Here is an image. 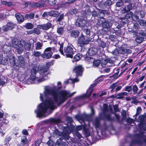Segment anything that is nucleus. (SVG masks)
Listing matches in <instances>:
<instances>
[{
	"instance_id": "9",
	"label": "nucleus",
	"mask_w": 146,
	"mask_h": 146,
	"mask_svg": "<svg viewBox=\"0 0 146 146\" xmlns=\"http://www.w3.org/2000/svg\"><path fill=\"white\" fill-rule=\"evenodd\" d=\"M46 1V0H40L37 2H30L29 5L31 8H40L44 7Z\"/></svg>"
},
{
	"instance_id": "32",
	"label": "nucleus",
	"mask_w": 146,
	"mask_h": 146,
	"mask_svg": "<svg viewBox=\"0 0 146 146\" xmlns=\"http://www.w3.org/2000/svg\"><path fill=\"white\" fill-rule=\"evenodd\" d=\"M11 50V46L9 45L4 44L2 48V51L5 53L9 52Z\"/></svg>"
},
{
	"instance_id": "10",
	"label": "nucleus",
	"mask_w": 146,
	"mask_h": 146,
	"mask_svg": "<svg viewBox=\"0 0 146 146\" xmlns=\"http://www.w3.org/2000/svg\"><path fill=\"white\" fill-rule=\"evenodd\" d=\"M73 70L75 73L76 77L81 76L84 71V68L81 65H77L74 66Z\"/></svg>"
},
{
	"instance_id": "59",
	"label": "nucleus",
	"mask_w": 146,
	"mask_h": 146,
	"mask_svg": "<svg viewBox=\"0 0 146 146\" xmlns=\"http://www.w3.org/2000/svg\"><path fill=\"white\" fill-rule=\"evenodd\" d=\"M57 32L60 35H62L64 33L63 28L62 27H60L57 29Z\"/></svg>"
},
{
	"instance_id": "21",
	"label": "nucleus",
	"mask_w": 146,
	"mask_h": 146,
	"mask_svg": "<svg viewBox=\"0 0 146 146\" xmlns=\"http://www.w3.org/2000/svg\"><path fill=\"white\" fill-rule=\"evenodd\" d=\"M75 117L78 121H81L84 122L88 120L89 116L86 114L76 115H75Z\"/></svg>"
},
{
	"instance_id": "6",
	"label": "nucleus",
	"mask_w": 146,
	"mask_h": 146,
	"mask_svg": "<svg viewBox=\"0 0 146 146\" xmlns=\"http://www.w3.org/2000/svg\"><path fill=\"white\" fill-rule=\"evenodd\" d=\"M76 93V92H75L70 94L69 92L65 90H62L60 91L59 94L62 97L60 99V102H59V104H60L63 103L67 100L68 98L71 97Z\"/></svg>"
},
{
	"instance_id": "37",
	"label": "nucleus",
	"mask_w": 146,
	"mask_h": 146,
	"mask_svg": "<svg viewBox=\"0 0 146 146\" xmlns=\"http://www.w3.org/2000/svg\"><path fill=\"white\" fill-rule=\"evenodd\" d=\"M56 144L58 146H68L66 142L62 141L61 139H57Z\"/></svg>"
},
{
	"instance_id": "54",
	"label": "nucleus",
	"mask_w": 146,
	"mask_h": 146,
	"mask_svg": "<svg viewBox=\"0 0 146 146\" xmlns=\"http://www.w3.org/2000/svg\"><path fill=\"white\" fill-rule=\"evenodd\" d=\"M47 143L49 146H56V144L50 139L47 141Z\"/></svg>"
},
{
	"instance_id": "56",
	"label": "nucleus",
	"mask_w": 146,
	"mask_h": 146,
	"mask_svg": "<svg viewBox=\"0 0 146 146\" xmlns=\"http://www.w3.org/2000/svg\"><path fill=\"white\" fill-rule=\"evenodd\" d=\"M132 85L130 86H126L124 88L123 91H127L128 92H130L132 90Z\"/></svg>"
},
{
	"instance_id": "44",
	"label": "nucleus",
	"mask_w": 146,
	"mask_h": 146,
	"mask_svg": "<svg viewBox=\"0 0 146 146\" xmlns=\"http://www.w3.org/2000/svg\"><path fill=\"white\" fill-rule=\"evenodd\" d=\"M10 63L11 65L13 66H16V63L17 61V59H15V57H13L12 58L9 59Z\"/></svg>"
},
{
	"instance_id": "50",
	"label": "nucleus",
	"mask_w": 146,
	"mask_h": 146,
	"mask_svg": "<svg viewBox=\"0 0 146 146\" xmlns=\"http://www.w3.org/2000/svg\"><path fill=\"white\" fill-rule=\"evenodd\" d=\"M65 16L64 15V13H62L58 17V18L57 19V21L60 22L62 21L64 19V17Z\"/></svg>"
},
{
	"instance_id": "23",
	"label": "nucleus",
	"mask_w": 146,
	"mask_h": 146,
	"mask_svg": "<svg viewBox=\"0 0 146 146\" xmlns=\"http://www.w3.org/2000/svg\"><path fill=\"white\" fill-rule=\"evenodd\" d=\"M78 12V9L76 8L72 9L70 10L66 13L64 16H67L68 18L70 17L71 16L73 15L76 14Z\"/></svg>"
},
{
	"instance_id": "48",
	"label": "nucleus",
	"mask_w": 146,
	"mask_h": 146,
	"mask_svg": "<svg viewBox=\"0 0 146 146\" xmlns=\"http://www.w3.org/2000/svg\"><path fill=\"white\" fill-rule=\"evenodd\" d=\"M125 16V17L127 19L132 18L133 16V13L131 11H128Z\"/></svg>"
},
{
	"instance_id": "15",
	"label": "nucleus",
	"mask_w": 146,
	"mask_h": 146,
	"mask_svg": "<svg viewBox=\"0 0 146 146\" xmlns=\"http://www.w3.org/2000/svg\"><path fill=\"white\" fill-rule=\"evenodd\" d=\"M85 10L82 12V17L84 18H86L88 16L91 15V12L90 6L88 4L86 5L84 7Z\"/></svg>"
},
{
	"instance_id": "13",
	"label": "nucleus",
	"mask_w": 146,
	"mask_h": 146,
	"mask_svg": "<svg viewBox=\"0 0 146 146\" xmlns=\"http://www.w3.org/2000/svg\"><path fill=\"white\" fill-rule=\"evenodd\" d=\"M112 4V2L110 0H107L106 1H101L98 4L99 7L102 9L106 8L107 7L110 6Z\"/></svg>"
},
{
	"instance_id": "17",
	"label": "nucleus",
	"mask_w": 146,
	"mask_h": 146,
	"mask_svg": "<svg viewBox=\"0 0 146 146\" xmlns=\"http://www.w3.org/2000/svg\"><path fill=\"white\" fill-rule=\"evenodd\" d=\"M136 136L138 138L132 140L130 143V146H132L133 145L136 144L141 145L143 144V142L140 139V138L141 137V135L139 134H136Z\"/></svg>"
},
{
	"instance_id": "40",
	"label": "nucleus",
	"mask_w": 146,
	"mask_h": 146,
	"mask_svg": "<svg viewBox=\"0 0 146 146\" xmlns=\"http://www.w3.org/2000/svg\"><path fill=\"white\" fill-rule=\"evenodd\" d=\"M23 27L27 29H31L33 28L34 25L31 23H27L23 25Z\"/></svg>"
},
{
	"instance_id": "55",
	"label": "nucleus",
	"mask_w": 146,
	"mask_h": 146,
	"mask_svg": "<svg viewBox=\"0 0 146 146\" xmlns=\"http://www.w3.org/2000/svg\"><path fill=\"white\" fill-rule=\"evenodd\" d=\"M48 3L51 6H54L56 4V0H48Z\"/></svg>"
},
{
	"instance_id": "52",
	"label": "nucleus",
	"mask_w": 146,
	"mask_h": 146,
	"mask_svg": "<svg viewBox=\"0 0 146 146\" xmlns=\"http://www.w3.org/2000/svg\"><path fill=\"white\" fill-rule=\"evenodd\" d=\"M133 92L134 94L137 93V91L138 90V88L136 85H134L132 88Z\"/></svg>"
},
{
	"instance_id": "30",
	"label": "nucleus",
	"mask_w": 146,
	"mask_h": 146,
	"mask_svg": "<svg viewBox=\"0 0 146 146\" xmlns=\"http://www.w3.org/2000/svg\"><path fill=\"white\" fill-rule=\"evenodd\" d=\"M48 15L50 16L57 18L59 16L60 13L58 11L51 10L48 12Z\"/></svg>"
},
{
	"instance_id": "11",
	"label": "nucleus",
	"mask_w": 146,
	"mask_h": 146,
	"mask_svg": "<svg viewBox=\"0 0 146 146\" xmlns=\"http://www.w3.org/2000/svg\"><path fill=\"white\" fill-rule=\"evenodd\" d=\"M110 15V11L107 10L99 9L98 11V18L100 19H106L104 18L105 17H108Z\"/></svg>"
},
{
	"instance_id": "60",
	"label": "nucleus",
	"mask_w": 146,
	"mask_h": 146,
	"mask_svg": "<svg viewBox=\"0 0 146 146\" xmlns=\"http://www.w3.org/2000/svg\"><path fill=\"white\" fill-rule=\"evenodd\" d=\"M117 7H120L123 5V2L122 0H118L116 4Z\"/></svg>"
},
{
	"instance_id": "57",
	"label": "nucleus",
	"mask_w": 146,
	"mask_h": 146,
	"mask_svg": "<svg viewBox=\"0 0 146 146\" xmlns=\"http://www.w3.org/2000/svg\"><path fill=\"white\" fill-rule=\"evenodd\" d=\"M42 46V43L38 42L36 43V46L35 47V49L36 50H39L41 49V47Z\"/></svg>"
},
{
	"instance_id": "7",
	"label": "nucleus",
	"mask_w": 146,
	"mask_h": 146,
	"mask_svg": "<svg viewBox=\"0 0 146 146\" xmlns=\"http://www.w3.org/2000/svg\"><path fill=\"white\" fill-rule=\"evenodd\" d=\"M62 128L63 129V131L61 133L62 137L63 139H65L67 140L69 139L70 138L69 135L74 130V127L72 126L70 128H69L68 127L62 126Z\"/></svg>"
},
{
	"instance_id": "64",
	"label": "nucleus",
	"mask_w": 146,
	"mask_h": 146,
	"mask_svg": "<svg viewBox=\"0 0 146 146\" xmlns=\"http://www.w3.org/2000/svg\"><path fill=\"white\" fill-rule=\"evenodd\" d=\"M132 20L135 21H137L139 20V17L135 14H133L131 18Z\"/></svg>"
},
{
	"instance_id": "18",
	"label": "nucleus",
	"mask_w": 146,
	"mask_h": 146,
	"mask_svg": "<svg viewBox=\"0 0 146 146\" xmlns=\"http://www.w3.org/2000/svg\"><path fill=\"white\" fill-rule=\"evenodd\" d=\"M102 119L103 120H107L112 123L115 121V119L114 117H111L110 114H104L102 116Z\"/></svg>"
},
{
	"instance_id": "12",
	"label": "nucleus",
	"mask_w": 146,
	"mask_h": 146,
	"mask_svg": "<svg viewBox=\"0 0 146 146\" xmlns=\"http://www.w3.org/2000/svg\"><path fill=\"white\" fill-rule=\"evenodd\" d=\"M102 81V80H98L97 81H95L93 84H91L89 88V90L86 91V93L85 95V97L87 98L90 97L93 90V89L92 90H91V89L96 86L99 82Z\"/></svg>"
},
{
	"instance_id": "46",
	"label": "nucleus",
	"mask_w": 146,
	"mask_h": 146,
	"mask_svg": "<svg viewBox=\"0 0 146 146\" xmlns=\"http://www.w3.org/2000/svg\"><path fill=\"white\" fill-rule=\"evenodd\" d=\"M138 34L141 36H142L143 37L144 36L146 37V30L145 29L144 30H142L141 29V30L139 31Z\"/></svg>"
},
{
	"instance_id": "25",
	"label": "nucleus",
	"mask_w": 146,
	"mask_h": 146,
	"mask_svg": "<svg viewBox=\"0 0 146 146\" xmlns=\"http://www.w3.org/2000/svg\"><path fill=\"white\" fill-rule=\"evenodd\" d=\"M48 40H52L54 44H56L57 43V37L53 33H50L48 35Z\"/></svg>"
},
{
	"instance_id": "47",
	"label": "nucleus",
	"mask_w": 146,
	"mask_h": 146,
	"mask_svg": "<svg viewBox=\"0 0 146 146\" xmlns=\"http://www.w3.org/2000/svg\"><path fill=\"white\" fill-rule=\"evenodd\" d=\"M94 125L96 128L100 127V120L98 118H96L95 121Z\"/></svg>"
},
{
	"instance_id": "3",
	"label": "nucleus",
	"mask_w": 146,
	"mask_h": 146,
	"mask_svg": "<svg viewBox=\"0 0 146 146\" xmlns=\"http://www.w3.org/2000/svg\"><path fill=\"white\" fill-rule=\"evenodd\" d=\"M114 22V19H112L110 22L106 21V19H100L97 22L98 25L100 26H102L103 29H106V31L107 32L109 31L110 29L112 23Z\"/></svg>"
},
{
	"instance_id": "35",
	"label": "nucleus",
	"mask_w": 146,
	"mask_h": 146,
	"mask_svg": "<svg viewBox=\"0 0 146 146\" xmlns=\"http://www.w3.org/2000/svg\"><path fill=\"white\" fill-rule=\"evenodd\" d=\"M49 121L52 123L58 125L61 122V120L60 118L57 119L51 118L50 119Z\"/></svg>"
},
{
	"instance_id": "20",
	"label": "nucleus",
	"mask_w": 146,
	"mask_h": 146,
	"mask_svg": "<svg viewBox=\"0 0 146 146\" xmlns=\"http://www.w3.org/2000/svg\"><path fill=\"white\" fill-rule=\"evenodd\" d=\"M21 42L20 41L18 42L17 44H15V46H14V47L15 49L16 50L17 52V53L19 54H21L23 51V43L22 42L21 43Z\"/></svg>"
},
{
	"instance_id": "38",
	"label": "nucleus",
	"mask_w": 146,
	"mask_h": 146,
	"mask_svg": "<svg viewBox=\"0 0 146 146\" xmlns=\"http://www.w3.org/2000/svg\"><path fill=\"white\" fill-rule=\"evenodd\" d=\"M135 40L136 42L138 43H141L144 40V38L142 36H141L138 34L136 36Z\"/></svg>"
},
{
	"instance_id": "43",
	"label": "nucleus",
	"mask_w": 146,
	"mask_h": 146,
	"mask_svg": "<svg viewBox=\"0 0 146 146\" xmlns=\"http://www.w3.org/2000/svg\"><path fill=\"white\" fill-rule=\"evenodd\" d=\"M43 30L46 31L51 27L52 26V24L48 22L47 23L45 24H43Z\"/></svg>"
},
{
	"instance_id": "49",
	"label": "nucleus",
	"mask_w": 146,
	"mask_h": 146,
	"mask_svg": "<svg viewBox=\"0 0 146 146\" xmlns=\"http://www.w3.org/2000/svg\"><path fill=\"white\" fill-rule=\"evenodd\" d=\"M60 43L59 42L58 44L60 45V47L59 49V51L62 55H64V52L63 50V47L64 46V43H62L61 44H60Z\"/></svg>"
},
{
	"instance_id": "63",
	"label": "nucleus",
	"mask_w": 146,
	"mask_h": 146,
	"mask_svg": "<svg viewBox=\"0 0 146 146\" xmlns=\"http://www.w3.org/2000/svg\"><path fill=\"white\" fill-rule=\"evenodd\" d=\"M141 108L140 107H137L136 110V112L135 116H137L139 115L141 111Z\"/></svg>"
},
{
	"instance_id": "2",
	"label": "nucleus",
	"mask_w": 146,
	"mask_h": 146,
	"mask_svg": "<svg viewBox=\"0 0 146 146\" xmlns=\"http://www.w3.org/2000/svg\"><path fill=\"white\" fill-rule=\"evenodd\" d=\"M62 88V86H58L56 88L46 89L44 92V96L46 98L48 96L51 95L53 96L54 100L56 102H58V93L59 90Z\"/></svg>"
},
{
	"instance_id": "45",
	"label": "nucleus",
	"mask_w": 146,
	"mask_h": 146,
	"mask_svg": "<svg viewBox=\"0 0 146 146\" xmlns=\"http://www.w3.org/2000/svg\"><path fill=\"white\" fill-rule=\"evenodd\" d=\"M100 63V61L99 60L95 59L94 58V60L92 63H93V66L95 67H98L99 66Z\"/></svg>"
},
{
	"instance_id": "22",
	"label": "nucleus",
	"mask_w": 146,
	"mask_h": 146,
	"mask_svg": "<svg viewBox=\"0 0 146 146\" xmlns=\"http://www.w3.org/2000/svg\"><path fill=\"white\" fill-rule=\"evenodd\" d=\"M38 71L36 70V68L33 67L31 70V74L30 75V80L33 81H34L36 78H38V77H36V75Z\"/></svg>"
},
{
	"instance_id": "14",
	"label": "nucleus",
	"mask_w": 146,
	"mask_h": 146,
	"mask_svg": "<svg viewBox=\"0 0 146 146\" xmlns=\"http://www.w3.org/2000/svg\"><path fill=\"white\" fill-rule=\"evenodd\" d=\"M18 59L16 63V66L24 68L25 65V60L23 56L21 55L18 57Z\"/></svg>"
},
{
	"instance_id": "36",
	"label": "nucleus",
	"mask_w": 146,
	"mask_h": 146,
	"mask_svg": "<svg viewBox=\"0 0 146 146\" xmlns=\"http://www.w3.org/2000/svg\"><path fill=\"white\" fill-rule=\"evenodd\" d=\"M82 55L81 54L79 53H78L74 56L73 61L76 62L78 61L82 58Z\"/></svg>"
},
{
	"instance_id": "4",
	"label": "nucleus",
	"mask_w": 146,
	"mask_h": 146,
	"mask_svg": "<svg viewBox=\"0 0 146 146\" xmlns=\"http://www.w3.org/2000/svg\"><path fill=\"white\" fill-rule=\"evenodd\" d=\"M74 48L72 44L66 47H64V54L63 55L66 56L67 57L72 58L75 52L74 50Z\"/></svg>"
},
{
	"instance_id": "29",
	"label": "nucleus",
	"mask_w": 146,
	"mask_h": 146,
	"mask_svg": "<svg viewBox=\"0 0 146 146\" xmlns=\"http://www.w3.org/2000/svg\"><path fill=\"white\" fill-rule=\"evenodd\" d=\"M53 53L52 52H44L41 54V56L43 58L48 59L50 58L52 56Z\"/></svg>"
},
{
	"instance_id": "62",
	"label": "nucleus",
	"mask_w": 146,
	"mask_h": 146,
	"mask_svg": "<svg viewBox=\"0 0 146 146\" xmlns=\"http://www.w3.org/2000/svg\"><path fill=\"white\" fill-rule=\"evenodd\" d=\"M122 116V119H124L126 118V112L125 110H123L121 113Z\"/></svg>"
},
{
	"instance_id": "5",
	"label": "nucleus",
	"mask_w": 146,
	"mask_h": 146,
	"mask_svg": "<svg viewBox=\"0 0 146 146\" xmlns=\"http://www.w3.org/2000/svg\"><path fill=\"white\" fill-rule=\"evenodd\" d=\"M128 29L131 30L130 31L132 33H133V36H136L141 28L140 27L139 25L137 23H133L127 24Z\"/></svg>"
},
{
	"instance_id": "53",
	"label": "nucleus",
	"mask_w": 146,
	"mask_h": 146,
	"mask_svg": "<svg viewBox=\"0 0 146 146\" xmlns=\"http://www.w3.org/2000/svg\"><path fill=\"white\" fill-rule=\"evenodd\" d=\"M111 53L113 54L114 55L116 56H118L119 53V51L117 48H116L114 50H112L111 52H110Z\"/></svg>"
},
{
	"instance_id": "42",
	"label": "nucleus",
	"mask_w": 146,
	"mask_h": 146,
	"mask_svg": "<svg viewBox=\"0 0 146 146\" xmlns=\"http://www.w3.org/2000/svg\"><path fill=\"white\" fill-rule=\"evenodd\" d=\"M98 44L99 48L100 49H103L106 46V44L105 42L101 40L98 41Z\"/></svg>"
},
{
	"instance_id": "28",
	"label": "nucleus",
	"mask_w": 146,
	"mask_h": 146,
	"mask_svg": "<svg viewBox=\"0 0 146 146\" xmlns=\"http://www.w3.org/2000/svg\"><path fill=\"white\" fill-rule=\"evenodd\" d=\"M70 36L76 38L78 37L80 34V32L78 30H72L69 32Z\"/></svg>"
},
{
	"instance_id": "1",
	"label": "nucleus",
	"mask_w": 146,
	"mask_h": 146,
	"mask_svg": "<svg viewBox=\"0 0 146 146\" xmlns=\"http://www.w3.org/2000/svg\"><path fill=\"white\" fill-rule=\"evenodd\" d=\"M53 101L51 98L46 99L43 103L39 104L38 108L35 110V112L36 114V116L40 117L43 116L48 109L53 110L56 108V106L54 104Z\"/></svg>"
},
{
	"instance_id": "31",
	"label": "nucleus",
	"mask_w": 146,
	"mask_h": 146,
	"mask_svg": "<svg viewBox=\"0 0 146 146\" xmlns=\"http://www.w3.org/2000/svg\"><path fill=\"white\" fill-rule=\"evenodd\" d=\"M15 16L19 23H22L24 21V17L22 15L19 13H16Z\"/></svg>"
},
{
	"instance_id": "16",
	"label": "nucleus",
	"mask_w": 146,
	"mask_h": 146,
	"mask_svg": "<svg viewBox=\"0 0 146 146\" xmlns=\"http://www.w3.org/2000/svg\"><path fill=\"white\" fill-rule=\"evenodd\" d=\"M87 24L86 21L84 19H78L75 23V26L77 27H80L83 28Z\"/></svg>"
},
{
	"instance_id": "39",
	"label": "nucleus",
	"mask_w": 146,
	"mask_h": 146,
	"mask_svg": "<svg viewBox=\"0 0 146 146\" xmlns=\"http://www.w3.org/2000/svg\"><path fill=\"white\" fill-rule=\"evenodd\" d=\"M7 59L3 58V54H0V65L1 64H5L7 63Z\"/></svg>"
},
{
	"instance_id": "19",
	"label": "nucleus",
	"mask_w": 146,
	"mask_h": 146,
	"mask_svg": "<svg viewBox=\"0 0 146 146\" xmlns=\"http://www.w3.org/2000/svg\"><path fill=\"white\" fill-rule=\"evenodd\" d=\"M15 27L14 24L11 22H9L3 26V31L6 32L9 30L13 29Z\"/></svg>"
},
{
	"instance_id": "58",
	"label": "nucleus",
	"mask_w": 146,
	"mask_h": 146,
	"mask_svg": "<svg viewBox=\"0 0 146 146\" xmlns=\"http://www.w3.org/2000/svg\"><path fill=\"white\" fill-rule=\"evenodd\" d=\"M139 23L141 26L144 27H146V21L145 20H140L139 22Z\"/></svg>"
},
{
	"instance_id": "26",
	"label": "nucleus",
	"mask_w": 146,
	"mask_h": 146,
	"mask_svg": "<svg viewBox=\"0 0 146 146\" xmlns=\"http://www.w3.org/2000/svg\"><path fill=\"white\" fill-rule=\"evenodd\" d=\"M21 43L22 42L23 44V47L24 46L25 49L28 51L29 50L31 49V44L30 42H26L25 41L23 40H20Z\"/></svg>"
},
{
	"instance_id": "51",
	"label": "nucleus",
	"mask_w": 146,
	"mask_h": 146,
	"mask_svg": "<svg viewBox=\"0 0 146 146\" xmlns=\"http://www.w3.org/2000/svg\"><path fill=\"white\" fill-rule=\"evenodd\" d=\"M109 38L110 40L113 42H116L117 40L116 36L113 35H110L109 36Z\"/></svg>"
},
{
	"instance_id": "41",
	"label": "nucleus",
	"mask_w": 146,
	"mask_h": 146,
	"mask_svg": "<svg viewBox=\"0 0 146 146\" xmlns=\"http://www.w3.org/2000/svg\"><path fill=\"white\" fill-rule=\"evenodd\" d=\"M84 60L89 62V63H92L94 58L92 57L89 56H88L86 55L84 57Z\"/></svg>"
},
{
	"instance_id": "61",
	"label": "nucleus",
	"mask_w": 146,
	"mask_h": 146,
	"mask_svg": "<svg viewBox=\"0 0 146 146\" xmlns=\"http://www.w3.org/2000/svg\"><path fill=\"white\" fill-rule=\"evenodd\" d=\"M33 30L34 33L37 35H39L40 34L41 32L37 28H34Z\"/></svg>"
},
{
	"instance_id": "27",
	"label": "nucleus",
	"mask_w": 146,
	"mask_h": 146,
	"mask_svg": "<svg viewBox=\"0 0 146 146\" xmlns=\"http://www.w3.org/2000/svg\"><path fill=\"white\" fill-rule=\"evenodd\" d=\"M68 123L66 127H68L69 128H71V127H74V129H75V127L74 125L72 124L73 121L72 117H67L66 118Z\"/></svg>"
},
{
	"instance_id": "34",
	"label": "nucleus",
	"mask_w": 146,
	"mask_h": 146,
	"mask_svg": "<svg viewBox=\"0 0 146 146\" xmlns=\"http://www.w3.org/2000/svg\"><path fill=\"white\" fill-rule=\"evenodd\" d=\"M127 8L125 7L122 10V11L123 13H125L127 12L128 11H130L132 9V4L130 3L129 5L127 6Z\"/></svg>"
},
{
	"instance_id": "8",
	"label": "nucleus",
	"mask_w": 146,
	"mask_h": 146,
	"mask_svg": "<svg viewBox=\"0 0 146 146\" xmlns=\"http://www.w3.org/2000/svg\"><path fill=\"white\" fill-rule=\"evenodd\" d=\"M90 40L88 38H86L82 33L77 40L78 45L81 47H82L84 45L88 44Z\"/></svg>"
},
{
	"instance_id": "24",
	"label": "nucleus",
	"mask_w": 146,
	"mask_h": 146,
	"mask_svg": "<svg viewBox=\"0 0 146 146\" xmlns=\"http://www.w3.org/2000/svg\"><path fill=\"white\" fill-rule=\"evenodd\" d=\"M20 143L22 146H29V142L26 136H23L22 137Z\"/></svg>"
},
{
	"instance_id": "33",
	"label": "nucleus",
	"mask_w": 146,
	"mask_h": 146,
	"mask_svg": "<svg viewBox=\"0 0 146 146\" xmlns=\"http://www.w3.org/2000/svg\"><path fill=\"white\" fill-rule=\"evenodd\" d=\"M97 52V50L96 48L92 47L89 49L88 54L90 56H93L96 54Z\"/></svg>"
}]
</instances>
